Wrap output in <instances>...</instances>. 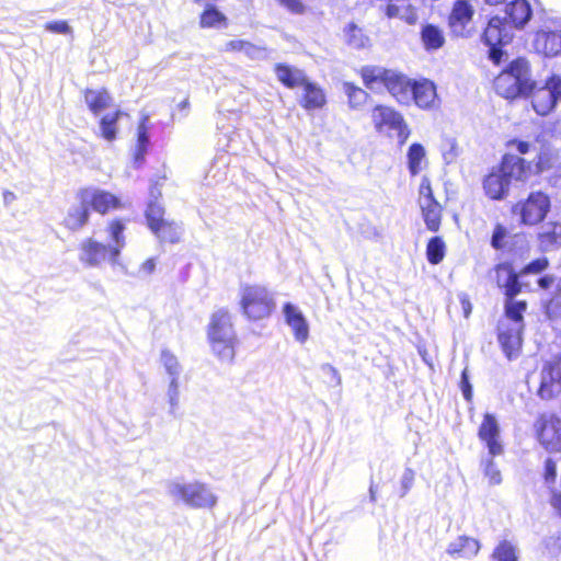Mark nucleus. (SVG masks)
<instances>
[{
	"label": "nucleus",
	"mask_w": 561,
	"mask_h": 561,
	"mask_svg": "<svg viewBox=\"0 0 561 561\" xmlns=\"http://www.w3.org/2000/svg\"><path fill=\"white\" fill-rule=\"evenodd\" d=\"M530 171V163L526 159L517 154L504 153L499 164L492 167L483 176V192L489 199L502 202L510 194L512 181H526Z\"/></svg>",
	"instance_id": "nucleus-1"
},
{
	"label": "nucleus",
	"mask_w": 561,
	"mask_h": 561,
	"mask_svg": "<svg viewBox=\"0 0 561 561\" xmlns=\"http://www.w3.org/2000/svg\"><path fill=\"white\" fill-rule=\"evenodd\" d=\"M359 73L367 89L373 92L386 90L400 105L409 106L413 78L397 69L375 65L363 66Z\"/></svg>",
	"instance_id": "nucleus-2"
},
{
	"label": "nucleus",
	"mask_w": 561,
	"mask_h": 561,
	"mask_svg": "<svg viewBox=\"0 0 561 561\" xmlns=\"http://www.w3.org/2000/svg\"><path fill=\"white\" fill-rule=\"evenodd\" d=\"M530 64L525 57L508 61L495 78V88L507 100L529 99L535 87Z\"/></svg>",
	"instance_id": "nucleus-3"
},
{
	"label": "nucleus",
	"mask_w": 561,
	"mask_h": 561,
	"mask_svg": "<svg viewBox=\"0 0 561 561\" xmlns=\"http://www.w3.org/2000/svg\"><path fill=\"white\" fill-rule=\"evenodd\" d=\"M207 337L219 360L227 363L233 360L238 339L232 324V316L227 309H218L211 314L207 327Z\"/></svg>",
	"instance_id": "nucleus-4"
},
{
	"label": "nucleus",
	"mask_w": 561,
	"mask_h": 561,
	"mask_svg": "<svg viewBox=\"0 0 561 561\" xmlns=\"http://www.w3.org/2000/svg\"><path fill=\"white\" fill-rule=\"evenodd\" d=\"M514 33L506 26L504 19L500 15L489 18L483 28L480 41L488 47L486 58L494 66H501L508 59V53L505 47L512 43Z\"/></svg>",
	"instance_id": "nucleus-5"
},
{
	"label": "nucleus",
	"mask_w": 561,
	"mask_h": 561,
	"mask_svg": "<svg viewBox=\"0 0 561 561\" xmlns=\"http://www.w3.org/2000/svg\"><path fill=\"white\" fill-rule=\"evenodd\" d=\"M276 309L274 294L263 285L245 284L240 289V310L250 321L271 317Z\"/></svg>",
	"instance_id": "nucleus-6"
},
{
	"label": "nucleus",
	"mask_w": 561,
	"mask_h": 561,
	"mask_svg": "<svg viewBox=\"0 0 561 561\" xmlns=\"http://www.w3.org/2000/svg\"><path fill=\"white\" fill-rule=\"evenodd\" d=\"M167 492L191 508H213L218 500L207 485L199 481L184 483L171 480L167 482Z\"/></svg>",
	"instance_id": "nucleus-7"
},
{
	"label": "nucleus",
	"mask_w": 561,
	"mask_h": 561,
	"mask_svg": "<svg viewBox=\"0 0 561 561\" xmlns=\"http://www.w3.org/2000/svg\"><path fill=\"white\" fill-rule=\"evenodd\" d=\"M534 111L540 116L552 113L561 102V76L552 73L542 85L535 81L529 94Z\"/></svg>",
	"instance_id": "nucleus-8"
},
{
	"label": "nucleus",
	"mask_w": 561,
	"mask_h": 561,
	"mask_svg": "<svg viewBox=\"0 0 561 561\" xmlns=\"http://www.w3.org/2000/svg\"><path fill=\"white\" fill-rule=\"evenodd\" d=\"M551 208V201L548 194L536 191L529 193L527 198L517 202L512 207V213L519 218V222L526 226L542 222Z\"/></svg>",
	"instance_id": "nucleus-9"
},
{
	"label": "nucleus",
	"mask_w": 561,
	"mask_h": 561,
	"mask_svg": "<svg viewBox=\"0 0 561 561\" xmlns=\"http://www.w3.org/2000/svg\"><path fill=\"white\" fill-rule=\"evenodd\" d=\"M536 53L545 57L561 55V19H548L536 31L533 39Z\"/></svg>",
	"instance_id": "nucleus-10"
},
{
	"label": "nucleus",
	"mask_w": 561,
	"mask_h": 561,
	"mask_svg": "<svg viewBox=\"0 0 561 561\" xmlns=\"http://www.w3.org/2000/svg\"><path fill=\"white\" fill-rule=\"evenodd\" d=\"M419 205L426 229L437 232L442 224L443 207L435 198L431 181L427 176H423L420 184Z\"/></svg>",
	"instance_id": "nucleus-11"
},
{
	"label": "nucleus",
	"mask_w": 561,
	"mask_h": 561,
	"mask_svg": "<svg viewBox=\"0 0 561 561\" xmlns=\"http://www.w3.org/2000/svg\"><path fill=\"white\" fill-rule=\"evenodd\" d=\"M536 437L548 453H561V419L556 414H541L535 422Z\"/></svg>",
	"instance_id": "nucleus-12"
},
{
	"label": "nucleus",
	"mask_w": 561,
	"mask_h": 561,
	"mask_svg": "<svg viewBox=\"0 0 561 561\" xmlns=\"http://www.w3.org/2000/svg\"><path fill=\"white\" fill-rule=\"evenodd\" d=\"M412 104L423 111L438 108L440 98L437 93L436 83L424 77L413 78L409 93V106Z\"/></svg>",
	"instance_id": "nucleus-13"
},
{
	"label": "nucleus",
	"mask_w": 561,
	"mask_h": 561,
	"mask_svg": "<svg viewBox=\"0 0 561 561\" xmlns=\"http://www.w3.org/2000/svg\"><path fill=\"white\" fill-rule=\"evenodd\" d=\"M494 279L505 297L517 296L524 289L531 290L529 283L525 282L520 271H516L508 261L496 264L493 268Z\"/></svg>",
	"instance_id": "nucleus-14"
},
{
	"label": "nucleus",
	"mask_w": 561,
	"mask_h": 561,
	"mask_svg": "<svg viewBox=\"0 0 561 561\" xmlns=\"http://www.w3.org/2000/svg\"><path fill=\"white\" fill-rule=\"evenodd\" d=\"M561 393V353L547 360L540 373L537 396L542 400H551Z\"/></svg>",
	"instance_id": "nucleus-15"
},
{
	"label": "nucleus",
	"mask_w": 561,
	"mask_h": 561,
	"mask_svg": "<svg viewBox=\"0 0 561 561\" xmlns=\"http://www.w3.org/2000/svg\"><path fill=\"white\" fill-rule=\"evenodd\" d=\"M77 197L79 202L87 204L90 210L100 214L122 207V201L117 195L94 186L80 188Z\"/></svg>",
	"instance_id": "nucleus-16"
},
{
	"label": "nucleus",
	"mask_w": 561,
	"mask_h": 561,
	"mask_svg": "<svg viewBox=\"0 0 561 561\" xmlns=\"http://www.w3.org/2000/svg\"><path fill=\"white\" fill-rule=\"evenodd\" d=\"M474 14L470 0H456L448 15V26L456 37L469 38L472 30L469 27Z\"/></svg>",
	"instance_id": "nucleus-17"
},
{
	"label": "nucleus",
	"mask_w": 561,
	"mask_h": 561,
	"mask_svg": "<svg viewBox=\"0 0 561 561\" xmlns=\"http://www.w3.org/2000/svg\"><path fill=\"white\" fill-rule=\"evenodd\" d=\"M525 328L497 323L496 337L504 356L508 360L516 359L522 352L523 333Z\"/></svg>",
	"instance_id": "nucleus-18"
},
{
	"label": "nucleus",
	"mask_w": 561,
	"mask_h": 561,
	"mask_svg": "<svg viewBox=\"0 0 561 561\" xmlns=\"http://www.w3.org/2000/svg\"><path fill=\"white\" fill-rule=\"evenodd\" d=\"M501 427L497 417L493 413L486 412L483 415L482 423L478 430L479 439L484 443L488 455L496 457L504 451V446L500 439Z\"/></svg>",
	"instance_id": "nucleus-19"
},
{
	"label": "nucleus",
	"mask_w": 561,
	"mask_h": 561,
	"mask_svg": "<svg viewBox=\"0 0 561 561\" xmlns=\"http://www.w3.org/2000/svg\"><path fill=\"white\" fill-rule=\"evenodd\" d=\"M282 314L294 339L300 344L306 343L309 339L310 325L302 310L296 304L286 301L282 306Z\"/></svg>",
	"instance_id": "nucleus-20"
},
{
	"label": "nucleus",
	"mask_w": 561,
	"mask_h": 561,
	"mask_svg": "<svg viewBox=\"0 0 561 561\" xmlns=\"http://www.w3.org/2000/svg\"><path fill=\"white\" fill-rule=\"evenodd\" d=\"M504 19L506 26L512 32L522 31L529 23L534 15V10L528 0H512L505 4Z\"/></svg>",
	"instance_id": "nucleus-21"
},
{
	"label": "nucleus",
	"mask_w": 561,
	"mask_h": 561,
	"mask_svg": "<svg viewBox=\"0 0 561 561\" xmlns=\"http://www.w3.org/2000/svg\"><path fill=\"white\" fill-rule=\"evenodd\" d=\"M301 93L297 99L298 104L307 112L322 110L327 103L325 90L310 77L300 87Z\"/></svg>",
	"instance_id": "nucleus-22"
},
{
	"label": "nucleus",
	"mask_w": 561,
	"mask_h": 561,
	"mask_svg": "<svg viewBox=\"0 0 561 561\" xmlns=\"http://www.w3.org/2000/svg\"><path fill=\"white\" fill-rule=\"evenodd\" d=\"M150 149L151 134L149 116L142 115L138 123L136 133V144L133 151V164L135 169H140L145 164L146 156L149 153Z\"/></svg>",
	"instance_id": "nucleus-23"
},
{
	"label": "nucleus",
	"mask_w": 561,
	"mask_h": 561,
	"mask_svg": "<svg viewBox=\"0 0 561 561\" xmlns=\"http://www.w3.org/2000/svg\"><path fill=\"white\" fill-rule=\"evenodd\" d=\"M379 10L388 19H400L409 25H415L419 20L416 8L410 0H386L385 4L379 5Z\"/></svg>",
	"instance_id": "nucleus-24"
},
{
	"label": "nucleus",
	"mask_w": 561,
	"mask_h": 561,
	"mask_svg": "<svg viewBox=\"0 0 561 561\" xmlns=\"http://www.w3.org/2000/svg\"><path fill=\"white\" fill-rule=\"evenodd\" d=\"M371 117L375 129L378 133H381L383 128L390 130L398 129V127L405 123L403 115L399 111L382 104H377L374 107Z\"/></svg>",
	"instance_id": "nucleus-25"
},
{
	"label": "nucleus",
	"mask_w": 561,
	"mask_h": 561,
	"mask_svg": "<svg viewBox=\"0 0 561 561\" xmlns=\"http://www.w3.org/2000/svg\"><path fill=\"white\" fill-rule=\"evenodd\" d=\"M111 245H106L91 238L81 244L80 260L89 266H98L106 259L111 263Z\"/></svg>",
	"instance_id": "nucleus-26"
},
{
	"label": "nucleus",
	"mask_w": 561,
	"mask_h": 561,
	"mask_svg": "<svg viewBox=\"0 0 561 561\" xmlns=\"http://www.w3.org/2000/svg\"><path fill=\"white\" fill-rule=\"evenodd\" d=\"M273 71L279 83L289 90L300 88L309 78L305 70L287 62H276Z\"/></svg>",
	"instance_id": "nucleus-27"
},
{
	"label": "nucleus",
	"mask_w": 561,
	"mask_h": 561,
	"mask_svg": "<svg viewBox=\"0 0 561 561\" xmlns=\"http://www.w3.org/2000/svg\"><path fill=\"white\" fill-rule=\"evenodd\" d=\"M124 117H129V115L121 108H116L102 115L99 119L98 136L110 144L114 142L119 134L118 123Z\"/></svg>",
	"instance_id": "nucleus-28"
},
{
	"label": "nucleus",
	"mask_w": 561,
	"mask_h": 561,
	"mask_svg": "<svg viewBox=\"0 0 561 561\" xmlns=\"http://www.w3.org/2000/svg\"><path fill=\"white\" fill-rule=\"evenodd\" d=\"M83 94L84 103L94 116L101 115L113 105V96L106 88L99 90L87 88Z\"/></svg>",
	"instance_id": "nucleus-29"
},
{
	"label": "nucleus",
	"mask_w": 561,
	"mask_h": 561,
	"mask_svg": "<svg viewBox=\"0 0 561 561\" xmlns=\"http://www.w3.org/2000/svg\"><path fill=\"white\" fill-rule=\"evenodd\" d=\"M516 296L505 297L504 299V319L499 322L508 325L525 328L524 314L527 310L526 300H517Z\"/></svg>",
	"instance_id": "nucleus-30"
},
{
	"label": "nucleus",
	"mask_w": 561,
	"mask_h": 561,
	"mask_svg": "<svg viewBox=\"0 0 561 561\" xmlns=\"http://www.w3.org/2000/svg\"><path fill=\"white\" fill-rule=\"evenodd\" d=\"M480 548L479 540L463 535L450 542L446 552L451 557L470 559L478 554Z\"/></svg>",
	"instance_id": "nucleus-31"
},
{
	"label": "nucleus",
	"mask_w": 561,
	"mask_h": 561,
	"mask_svg": "<svg viewBox=\"0 0 561 561\" xmlns=\"http://www.w3.org/2000/svg\"><path fill=\"white\" fill-rule=\"evenodd\" d=\"M534 148L535 150H538V168L540 170H548L552 168L557 154L546 133H540L536 136Z\"/></svg>",
	"instance_id": "nucleus-32"
},
{
	"label": "nucleus",
	"mask_w": 561,
	"mask_h": 561,
	"mask_svg": "<svg viewBox=\"0 0 561 561\" xmlns=\"http://www.w3.org/2000/svg\"><path fill=\"white\" fill-rule=\"evenodd\" d=\"M108 234L112 240L111 250V264L114 266L117 264L122 249L125 245V221L121 218H115L108 225Z\"/></svg>",
	"instance_id": "nucleus-33"
},
{
	"label": "nucleus",
	"mask_w": 561,
	"mask_h": 561,
	"mask_svg": "<svg viewBox=\"0 0 561 561\" xmlns=\"http://www.w3.org/2000/svg\"><path fill=\"white\" fill-rule=\"evenodd\" d=\"M229 20L216 4L206 3L199 15V26L202 28H225L228 26Z\"/></svg>",
	"instance_id": "nucleus-34"
},
{
	"label": "nucleus",
	"mask_w": 561,
	"mask_h": 561,
	"mask_svg": "<svg viewBox=\"0 0 561 561\" xmlns=\"http://www.w3.org/2000/svg\"><path fill=\"white\" fill-rule=\"evenodd\" d=\"M540 249L543 252L552 251L561 247V224L549 222L542 227V231L538 233Z\"/></svg>",
	"instance_id": "nucleus-35"
},
{
	"label": "nucleus",
	"mask_w": 561,
	"mask_h": 561,
	"mask_svg": "<svg viewBox=\"0 0 561 561\" xmlns=\"http://www.w3.org/2000/svg\"><path fill=\"white\" fill-rule=\"evenodd\" d=\"M91 210L89 206L82 202L78 205H71L65 218V225L71 231L80 230L90 219Z\"/></svg>",
	"instance_id": "nucleus-36"
},
{
	"label": "nucleus",
	"mask_w": 561,
	"mask_h": 561,
	"mask_svg": "<svg viewBox=\"0 0 561 561\" xmlns=\"http://www.w3.org/2000/svg\"><path fill=\"white\" fill-rule=\"evenodd\" d=\"M420 36L422 44L427 51L437 50L445 44L443 30L432 23H426L421 27Z\"/></svg>",
	"instance_id": "nucleus-37"
},
{
	"label": "nucleus",
	"mask_w": 561,
	"mask_h": 561,
	"mask_svg": "<svg viewBox=\"0 0 561 561\" xmlns=\"http://www.w3.org/2000/svg\"><path fill=\"white\" fill-rule=\"evenodd\" d=\"M345 43L354 49H363L369 44V37L355 22H348L343 28Z\"/></svg>",
	"instance_id": "nucleus-38"
},
{
	"label": "nucleus",
	"mask_w": 561,
	"mask_h": 561,
	"mask_svg": "<svg viewBox=\"0 0 561 561\" xmlns=\"http://www.w3.org/2000/svg\"><path fill=\"white\" fill-rule=\"evenodd\" d=\"M426 157V150L420 142H412L407 151V169L412 176L417 175L422 170V161Z\"/></svg>",
	"instance_id": "nucleus-39"
},
{
	"label": "nucleus",
	"mask_w": 561,
	"mask_h": 561,
	"mask_svg": "<svg viewBox=\"0 0 561 561\" xmlns=\"http://www.w3.org/2000/svg\"><path fill=\"white\" fill-rule=\"evenodd\" d=\"M160 242L178 243L181 237L180 227L174 221L164 220L150 230Z\"/></svg>",
	"instance_id": "nucleus-40"
},
{
	"label": "nucleus",
	"mask_w": 561,
	"mask_h": 561,
	"mask_svg": "<svg viewBox=\"0 0 561 561\" xmlns=\"http://www.w3.org/2000/svg\"><path fill=\"white\" fill-rule=\"evenodd\" d=\"M426 260L431 265L439 264L446 255V244L440 236L428 239L426 244Z\"/></svg>",
	"instance_id": "nucleus-41"
},
{
	"label": "nucleus",
	"mask_w": 561,
	"mask_h": 561,
	"mask_svg": "<svg viewBox=\"0 0 561 561\" xmlns=\"http://www.w3.org/2000/svg\"><path fill=\"white\" fill-rule=\"evenodd\" d=\"M542 308L548 319L556 320L561 318V278L558 280L552 296L542 301Z\"/></svg>",
	"instance_id": "nucleus-42"
},
{
	"label": "nucleus",
	"mask_w": 561,
	"mask_h": 561,
	"mask_svg": "<svg viewBox=\"0 0 561 561\" xmlns=\"http://www.w3.org/2000/svg\"><path fill=\"white\" fill-rule=\"evenodd\" d=\"M343 92L346 94L351 108L357 110L364 105L369 94L353 82H343Z\"/></svg>",
	"instance_id": "nucleus-43"
},
{
	"label": "nucleus",
	"mask_w": 561,
	"mask_h": 561,
	"mask_svg": "<svg viewBox=\"0 0 561 561\" xmlns=\"http://www.w3.org/2000/svg\"><path fill=\"white\" fill-rule=\"evenodd\" d=\"M145 218L150 230L154 229L165 220L164 207L159 203V201L148 202L147 208L145 210Z\"/></svg>",
	"instance_id": "nucleus-44"
},
{
	"label": "nucleus",
	"mask_w": 561,
	"mask_h": 561,
	"mask_svg": "<svg viewBox=\"0 0 561 561\" xmlns=\"http://www.w3.org/2000/svg\"><path fill=\"white\" fill-rule=\"evenodd\" d=\"M493 561H518L517 548L508 540H501L492 552Z\"/></svg>",
	"instance_id": "nucleus-45"
},
{
	"label": "nucleus",
	"mask_w": 561,
	"mask_h": 561,
	"mask_svg": "<svg viewBox=\"0 0 561 561\" xmlns=\"http://www.w3.org/2000/svg\"><path fill=\"white\" fill-rule=\"evenodd\" d=\"M505 252L515 257H523L529 251V242L525 233L511 234Z\"/></svg>",
	"instance_id": "nucleus-46"
},
{
	"label": "nucleus",
	"mask_w": 561,
	"mask_h": 561,
	"mask_svg": "<svg viewBox=\"0 0 561 561\" xmlns=\"http://www.w3.org/2000/svg\"><path fill=\"white\" fill-rule=\"evenodd\" d=\"M510 237L511 234L508 229L504 225L497 222L493 228L490 245L496 251H504L507 247Z\"/></svg>",
	"instance_id": "nucleus-47"
},
{
	"label": "nucleus",
	"mask_w": 561,
	"mask_h": 561,
	"mask_svg": "<svg viewBox=\"0 0 561 561\" xmlns=\"http://www.w3.org/2000/svg\"><path fill=\"white\" fill-rule=\"evenodd\" d=\"M549 267V260L546 256H540L531 260L525 264L519 271L523 278L529 275H540Z\"/></svg>",
	"instance_id": "nucleus-48"
},
{
	"label": "nucleus",
	"mask_w": 561,
	"mask_h": 561,
	"mask_svg": "<svg viewBox=\"0 0 561 561\" xmlns=\"http://www.w3.org/2000/svg\"><path fill=\"white\" fill-rule=\"evenodd\" d=\"M494 457L488 455V458L481 460L483 473L489 479L490 484L497 485L502 482L501 471L494 462Z\"/></svg>",
	"instance_id": "nucleus-49"
},
{
	"label": "nucleus",
	"mask_w": 561,
	"mask_h": 561,
	"mask_svg": "<svg viewBox=\"0 0 561 561\" xmlns=\"http://www.w3.org/2000/svg\"><path fill=\"white\" fill-rule=\"evenodd\" d=\"M161 362L171 378L180 376L181 371L178 358L169 350H162Z\"/></svg>",
	"instance_id": "nucleus-50"
},
{
	"label": "nucleus",
	"mask_w": 561,
	"mask_h": 561,
	"mask_svg": "<svg viewBox=\"0 0 561 561\" xmlns=\"http://www.w3.org/2000/svg\"><path fill=\"white\" fill-rule=\"evenodd\" d=\"M459 389L462 393L463 399L467 402H471L473 398V386L470 380L468 367H465L460 374Z\"/></svg>",
	"instance_id": "nucleus-51"
},
{
	"label": "nucleus",
	"mask_w": 561,
	"mask_h": 561,
	"mask_svg": "<svg viewBox=\"0 0 561 561\" xmlns=\"http://www.w3.org/2000/svg\"><path fill=\"white\" fill-rule=\"evenodd\" d=\"M243 54L252 60H264L268 57V50L265 47L254 45L247 41Z\"/></svg>",
	"instance_id": "nucleus-52"
},
{
	"label": "nucleus",
	"mask_w": 561,
	"mask_h": 561,
	"mask_svg": "<svg viewBox=\"0 0 561 561\" xmlns=\"http://www.w3.org/2000/svg\"><path fill=\"white\" fill-rule=\"evenodd\" d=\"M277 3L295 15H302L307 12L308 5L302 0H276Z\"/></svg>",
	"instance_id": "nucleus-53"
},
{
	"label": "nucleus",
	"mask_w": 561,
	"mask_h": 561,
	"mask_svg": "<svg viewBox=\"0 0 561 561\" xmlns=\"http://www.w3.org/2000/svg\"><path fill=\"white\" fill-rule=\"evenodd\" d=\"M542 478H543L545 483L548 486L554 484V482H556L557 463L551 457H548L543 462Z\"/></svg>",
	"instance_id": "nucleus-54"
},
{
	"label": "nucleus",
	"mask_w": 561,
	"mask_h": 561,
	"mask_svg": "<svg viewBox=\"0 0 561 561\" xmlns=\"http://www.w3.org/2000/svg\"><path fill=\"white\" fill-rule=\"evenodd\" d=\"M320 369H321V373L323 374V376H325L328 378L329 385L334 386V387L341 385V382H342L341 375L334 366H332L329 363H325V364L321 365Z\"/></svg>",
	"instance_id": "nucleus-55"
},
{
	"label": "nucleus",
	"mask_w": 561,
	"mask_h": 561,
	"mask_svg": "<svg viewBox=\"0 0 561 561\" xmlns=\"http://www.w3.org/2000/svg\"><path fill=\"white\" fill-rule=\"evenodd\" d=\"M414 482V471L411 468H405L401 477V493L400 497H404L411 490Z\"/></svg>",
	"instance_id": "nucleus-56"
},
{
	"label": "nucleus",
	"mask_w": 561,
	"mask_h": 561,
	"mask_svg": "<svg viewBox=\"0 0 561 561\" xmlns=\"http://www.w3.org/2000/svg\"><path fill=\"white\" fill-rule=\"evenodd\" d=\"M506 146L515 149L519 154L528 153L533 147L531 142L519 138L510 139Z\"/></svg>",
	"instance_id": "nucleus-57"
},
{
	"label": "nucleus",
	"mask_w": 561,
	"mask_h": 561,
	"mask_svg": "<svg viewBox=\"0 0 561 561\" xmlns=\"http://www.w3.org/2000/svg\"><path fill=\"white\" fill-rule=\"evenodd\" d=\"M46 30L56 34H68L71 30L67 21L59 20L47 23Z\"/></svg>",
	"instance_id": "nucleus-58"
},
{
	"label": "nucleus",
	"mask_w": 561,
	"mask_h": 561,
	"mask_svg": "<svg viewBox=\"0 0 561 561\" xmlns=\"http://www.w3.org/2000/svg\"><path fill=\"white\" fill-rule=\"evenodd\" d=\"M556 282V277L551 274H540L536 280L538 288L547 290L550 289Z\"/></svg>",
	"instance_id": "nucleus-59"
},
{
	"label": "nucleus",
	"mask_w": 561,
	"mask_h": 561,
	"mask_svg": "<svg viewBox=\"0 0 561 561\" xmlns=\"http://www.w3.org/2000/svg\"><path fill=\"white\" fill-rule=\"evenodd\" d=\"M457 156V144L456 140L453 139L449 141V149L443 151V159L446 164H450L456 159Z\"/></svg>",
	"instance_id": "nucleus-60"
},
{
	"label": "nucleus",
	"mask_w": 561,
	"mask_h": 561,
	"mask_svg": "<svg viewBox=\"0 0 561 561\" xmlns=\"http://www.w3.org/2000/svg\"><path fill=\"white\" fill-rule=\"evenodd\" d=\"M394 131L397 133L398 144L400 146H403L411 135V129L409 128L407 122L398 127V129H394Z\"/></svg>",
	"instance_id": "nucleus-61"
},
{
	"label": "nucleus",
	"mask_w": 561,
	"mask_h": 561,
	"mask_svg": "<svg viewBox=\"0 0 561 561\" xmlns=\"http://www.w3.org/2000/svg\"><path fill=\"white\" fill-rule=\"evenodd\" d=\"M247 41L244 39H231L226 44L227 51H241L243 53V48L245 46Z\"/></svg>",
	"instance_id": "nucleus-62"
},
{
	"label": "nucleus",
	"mask_w": 561,
	"mask_h": 561,
	"mask_svg": "<svg viewBox=\"0 0 561 561\" xmlns=\"http://www.w3.org/2000/svg\"><path fill=\"white\" fill-rule=\"evenodd\" d=\"M156 266H157L156 257H149L141 264L140 271L150 275L154 272Z\"/></svg>",
	"instance_id": "nucleus-63"
},
{
	"label": "nucleus",
	"mask_w": 561,
	"mask_h": 561,
	"mask_svg": "<svg viewBox=\"0 0 561 561\" xmlns=\"http://www.w3.org/2000/svg\"><path fill=\"white\" fill-rule=\"evenodd\" d=\"M179 397V377H172L168 388V397Z\"/></svg>",
	"instance_id": "nucleus-64"
}]
</instances>
